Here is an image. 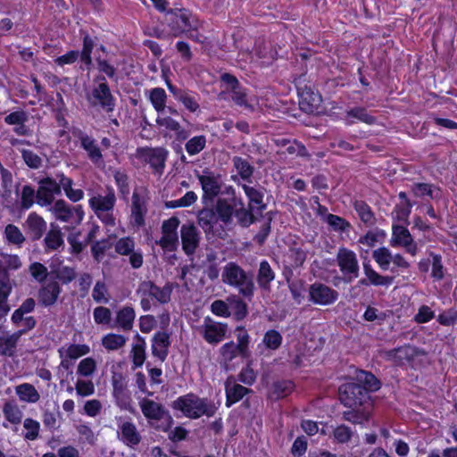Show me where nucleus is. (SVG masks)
<instances>
[{"label":"nucleus","instance_id":"1","mask_svg":"<svg viewBox=\"0 0 457 457\" xmlns=\"http://www.w3.org/2000/svg\"><path fill=\"white\" fill-rule=\"evenodd\" d=\"M175 286L168 282L162 287L156 286L150 280H145L138 285L137 294L140 297V305L145 312L151 309L154 303H168Z\"/></svg>","mask_w":457,"mask_h":457},{"label":"nucleus","instance_id":"2","mask_svg":"<svg viewBox=\"0 0 457 457\" xmlns=\"http://www.w3.org/2000/svg\"><path fill=\"white\" fill-rule=\"evenodd\" d=\"M116 202L114 189L107 187L104 194L96 193L93 195L88 200V205L102 223L105 226L114 227L116 224L114 215Z\"/></svg>","mask_w":457,"mask_h":457},{"label":"nucleus","instance_id":"3","mask_svg":"<svg viewBox=\"0 0 457 457\" xmlns=\"http://www.w3.org/2000/svg\"><path fill=\"white\" fill-rule=\"evenodd\" d=\"M223 283L237 288L244 297L251 298L254 292V283L252 276L248 275L239 265L228 262L222 270Z\"/></svg>","mask_w":457,"mask_h":457},{"label":"nucleus","instance_id":"4","mask_svg":"<svg viewBox=\"0 0 457 457\" xmlns=\"http://www.w3.org/2000/svg\"><path fill=\"white\" fill-rule=\"evenodd\" d=\"M173 407L191 419H197L204 415L212 417L217 411V407L212 401L200 398L193 394L179 397L173 403Z\"/></svg>","mask_w":457,"mask_h":457},{"label":"nucleus","instance_id":"5","mask_svg":"<svg viewBox=\"0 0 457 457\" xmlns=\"http://www.w3.org/2000/svg\"><path fill=\"white\" fill-rule=\"evenodd\" d=\"M341 403L349 408L370 406L367 390L357 383H348L339 389Z\"/></svg>","mask_w":457,"mask_h":457},{"label":"nucleus","instance_id":"6","mask_svg":"<svg viewBox=\"0 0 457 457\" xmlns=\"http://www.w3.org/2000/svg\"><path fill=\"white\" fill-rule=\"evenodd\" d=\"M139 406L142 413L151 425H154L156 421H162V426L157 427L158 428L167 430L170 427L172 418L162 404L144 398L140 401Z\"/></svg>","mask_w":457,"mask_h":457},{"label":"nucleus","instance_id":"7","mask_svg":"<svg viewBox=\"0 0 457 457\" xmlns=\"http://www.w3.org/2000/svg\"><path fill=\"white\" fill-rule=\"evenodd\" d=\"M117 438L124 445L130 449H137L142 441V436L137 425L131 419L116 418Z\"/></svg>","mask_w":457,"mask_h":457},{"label":"nucleus","instance_id":"8","mask_svg":"<svg viewBox=\"0 0 457 457\" xmlns=\"http://www.w3.org/2000/svg\"><path fill=\"white\" fill-rule=\"evenodd\" d=\"M170 15V26L175 37L185 32L197 30L200 27V21L187 10H179L174 12L172 10L168 12Z\"/></svg>","mask_w":457,"mask_h":457},{"label":"nucleus","instance_id":"9","mask_svg":"<svg viewBox=\"0 0 457 457\" xmlns=\"http://www.w3.org/2000/svg\"><path fill=\"white\" fill-rule=\"evenodd\" d=\"M49 211L56 220L72 225L79 224L84 218V211L81 205L72 207L62 199L55 201Z\"/></svg>","mask_w":457,"mask_h":457},{"label":"nucleus","instance_id":"10","mask_svg":"<svg viewBox=\"0 0 457 457\" xmlns=\"http://www.w3.org/2000/svg\"><path fill=\"white\" fill-rule=\"evenodd\" d=\"M372 258L382 270H390L391 263L393 264V267L391 268L392 271L395 269L407 270L410 267V263L402 254H393L386 246L374 250L372 252Z\"/></svg>","mask_w":457,"mask_h":457},{"label":"nucleus","instance_id":"11","mask_svg":"<svg viewBox=\"0 0 457 457\" xmlns=\"http://www.w3.org/2000/svg\"><path fill=\"white\" fill-rule=\"evenodd\" d=\"M146 204L147 195L145 189H135L132 195L131 213L129 217V224L133 228L138 229L145 225V216L147 212Z\"/></svg>","mask_w":457,"mask_h":457},{"label":"nucleus","instance_id":"12","mask_svg":"<svg viewBox=\"0 0 457 457\" xmlns=\"http://www.w3.org/2000/svg\"><path fill=\"white\" fill-rule=\"evenodd\" d=\"M103 80L104 79L103 78ZM91 106H100L107 112H112L115 107V99L105 81L98 83L87 96Z\"/></svg>","mask_w":457,"mask_h":457},{"label":"nucleus","instance_id":"13","mask_svg":"<svg viewBox=\"0 0 457 457\" xmlns=\"http://www.w3.org/2000/svg\"><path fill=\"white\" fill-rule=\"evenodd\" d=\"M337 298V291L321 282H315L308 288V300L312 304L328 306L333 304Z\"/></svg>","mask_w":457,"mask_h":457},{"label":"nucleus","instance_id":"14","mask_svg":"<svg viewBox=\"0 0 457 457\" xmlns=\"http://www.w3.org/2000/svg\"><path fill=\"white\" fill-rule=\"evenodd\" d=\"M136 243L131 237H123L119 238L114 245L115 252L120 255L129 256V264L133 269H139L144 262L143 252L141 249H136Z\"/></svg>","mask_w":457,"mask_h":457},{"label":"nucleus","instance_id":"15","mask_svg":"<svg viewBox=\"0 0 457 457\" xmlns=\"http://www.w3.org/2000/svg\"><path fill=\"white\" fill-rule=\"evenodd\" d=\"M169 152L163 147L138 148L137 158L145 163H148L156 172L162 173L168 157Z\"/></svg>","mask_w":457,"mask_h":457},{"label":"nucleus","instance_id":"16","mask_svg":"<svg viewBox=\"0 0 457 457\" xmlns=\"http://www.w3.org/2000/svg\"><path fill=\"white\" fill-rule=\"evenodd\" d=\"M112 396L115 403L122 410H129L131 404L128 381L121 372H112Z\"/></svg>","mask_w":457,"mask_h":457},{"label":"nucleus","instance_id":"17","mask_svg":"<svg viewBox=\"0 0 457 457\" xmlns=\"http://www.w3.org/2000/svg\"><path fill=\"white\" fill-rule=\"evenodd\" d=\"M337 262L341 272L346 276L349 280L356 278L359 276V262L356 253L347 248L341 247L337 254Z\"/></svg>","mask_w":457,"mask_h":457},{"label":"nucleus","instance_id":"18","mask_svg":"<svg viewBox=\"0 0 457 457\" xmlns=\"http://www.w3.org/2000/svg\"><path fill=\"white\" fill-rule=\"evenodd\" d=\"M390 245L392 247H403L412 256H415L418 253L417 243L414 242L410 231L402 225H393Z\"/></svg>","mask_w":457,"mask_h":457},{"label":"nucleus","instance_id":"19","mask_svg":"<svg viewBox=\"0 0 457 457\" xmlns=\"http://www.w3.org/2000/svg\"><path fill=\"white\" fill-rule=\"evenodd\" d=\"M61 359L60 367L69 370L72 366V361H75L90 353V347L85 344H67L57 350Z\"/></svg>","mask_w":457,"mask_h":457},{"label":"nucleus","instance_id":"20","mask_svg":"<svg viewBox=\"0 0 457 457\" xmlns=\"http://www.w3.org/2000/svg\"><path fill=\"white\" fill-rule=\"evenodd\" d=\"M61 194L60 185L52 178H45L38 183L37 190V203L42 207L52 206L55 195Z\"/></svg>","mask_w":457,"mask_h":457},{"label":"nucleus","instance_id":"21","mask_svg":"<svg viewBox=\"0 0 457 457\" xmlns=\"http://www.w3.org/2000/svg\"><path fill=\"white\" fill-rule=\"evenodd\" d=\"M197 179L201 184L204 197L212 199L220 193L222 179L220 174L205 169L202 173L197 174Z\"/></svg>","mask_w":457,"mask_h":457},{"label":"nucleus","instance_id":"22","mask_svg":"<svg viewBox=\"0 0 457 457\" xmlns=\"http://www.w3.org/2000/svg\"><path fill=\"white\" fill-rule=\"evenodd\" d=\"M61 292L62 287L58 281L48 280L39 288L37 301L44 307H51L57 303Z\"/></svg>","mask_w":457,"mask_h":457},{"label":"nucleus","instance_id":"23","mask_svg":"<svg viewBox=\"0 0 457 457\" xmlns=\"http://www.w3.org/2000/svg\"><path fill=\"white\" fill-rule=\"evenodd\" d=\"M228 331L227 324L206 319L202 326L204 338L209 344H218L225 337Z\"/></svg>","mask_w":457,"mask_h":457},{"label":"nucleus","instance_id":"24","mask_svg":"<svg viewBox=\"0 0 457 457\" xmlns=\"http://www.w3.org/2000/svg\"><path fill=\"white\" fill-rule=\"evenodd\" d=\"M182 248L186 254H193L199 245L200 233L194 224H183L180 228Z\"/></svg>","mask_w":457,"mask_h":457},{"label":"nucleus","instance_id":"25","mask_svg":"<svg viewBox=\"0 0 457 457\" xmlns=\"http://www.w3.org/2000/svg\"><path fill=\"white\" fill-rule=\"evenodd\" d=\"M363 272L365 278L361 279L360 283L364 286L389 287L394 282V277L379 274L368 262L363 263Z\"/></svg>","mask_w":457,"mask_h":457},{"label":"nucleus","instance_id":"26","mask_svg":"<svg viewBox=\"0 0 457 457\" xmlns=\"http://www.w3.org/2000/svg\"><path fill=\"white\" fill-rule=\"evenodd\" d=\"M226 405L228 407L239 402L250 390L236 382L234 377H228L225 382Z\"/></svg>","mask_w":457,"mask_h":457},{"label":"nucleus","instance_id":"27","mask_svg":"<svg viewBox=\"0 0 457 457\" xmlns=\"http://www.w3.org/2000/svg\"><path fill=\"white\" fill-rule=\"evenodd\" d=\"M156 124L161 128L174 132L176 138L179 141H183L188 137L187 131L185 130L177 120L165 115L164 112L158 113Z\"/></svg>","mask_w":457,"mask_h":457},{"label":"nucleus","instance_id":"28","mask_svg":"<svg viewBox=\"0 0 457 457\" xmlns=\"http://www.w3.org/2000/svg\"><path fill=\"white\" fill-rule=\"evenodd\" d=\"M170 345V336L166 332H157L152 339V353L159 360L163 361L167 355Z\"/></svg>","mask_w":457,"mask_h":457},{"label":"nucleus","instance_id":"29","mask_svg":"<svg viewBox=\"0 0 457 457\" xmlns=\"http://www.w3.org/2000/svg\"><path fill=\"white\" fill-rule=\"evenodd\" d=\"M135 319V309L130 305H125L116 312L115 326L123 331H130L133 328Z\"/></svg>","mask_w":457,"mask_h":457},{"label":"nucleus","instance_id":"30","mask_svg":"<svg viewBox=\"0 0 457 457\" xmlns=\"http://www.w3.org/2000/svg\"><path fill=\"white\" fill-rule=\"evenodd\" d=\"M197 221L205 234H214L215 225L219 221L214 208H204L197 214Z\"/></svg>","mask_w":457,"mask_h":457},{"label":"nucleus","instance_id":"31","mask_svg":"<svg viewBox=\"0 0 457 457\" xmlns=\"http://www.w3.org/2000/svg\"><path fill=\"white\" fill-rule=\"evenodd\" d=\"M300 106L308 113H313L319 111L321 104V96L309 89H304L299 93Z\"/></svg>","mask_w":457,"mask_h":457},{"label":"nucleus","instance_id":"32","mask_svg":"<svg viewBox=\"0 0 457 457\" xmlns=\"http://www.w3.org/2000/svg\"><path fill=\"white\" fill-rule=\"evenodd\" d=\"M167 87L173 96L178 101L181 102L189 112H195L199 108V104L194 94L177 88L169 82L167 83Z\"/></svg>","mask_w":457,"mask_h":457},{"label":"nucleus","instance_id":"33","mask_svg":"<svg viewBox=\"0 0 457 457\" xmlns=\"http://www.w3.org/2000/svg\"><path fill=\"white\" fill-rule=\"evenodd\" d=\"M81 147L87 153L88 158L96 164L102 162V153L96 141L86 134L79 136Z\"/></svg>","mask_w":457,"mask_h":457},{"label":"nucleus","instance_id":"34","mask_svg":"<svg viewBox=\"0 0 457 457\" xmlns=\"http://www.w3.org/2000/svg\"><path fill=\"white\" fill-rule=\"evenodd\" d=\"M345 122L346 125H352L354 123V120L368 125L376 123V118L370 115L368 111L363 107H354L348 110L345 116Z\"/></svg>","mask_w":457,"mask_h":457},{"label":"nucleus","instance_id":"35","mask_svg":"<svg viewBox=\"0 0 457 457\" xmlns=\"http://www.w3.org/2000/svg\"><path fill=\"white\" fill-rule=\"evenodd\" d=\"M242 187L249 200L248 205L251 210L262 211L265 209V204H263L264 194L261 188L245 184Z\"/></svg>","mask_w":457,"mask_h":457},{"label":"nucleus","instance_id":"36","mask_svg":"<svg viewBox=\"0 0 457 457\" xmlns=\"http://www.w3.org/2000/svg\"><path fill=\"white\" fill-rule=\"evenodd\" d=\"M220 355L224 362H230L237 356L242 358L248 357L249 353H247L245 349L243 350L241 346H239L234 341H229L220 348Z\"/></svg>","mask_w":457,"mask_h":457},{"label":"nucleus","instance_id":"37","mask_svg":"<svg viewBox=\"0 0 457 457\" xmlns=\"http://www.w3.org/2000/svg\"><path fill=\"white\" fill-rule=\"evenodd\" d=\"M26 225L33 239H39L46 229V222L36 212L29 214Z\"/></svg>","mask_w":457,"mask_h":457},{"label":"nucleus","instance_id":"38","mask_svg":"<svg viewBox=\"0 0 457 457\" xmlns=\"http://www.w3.org/2000/svg\"><path fill=\"white\" fill-rule=\"evenodd\" d=\"M370 406L351 408V410L343 412V419L353 424L363 425L370 419Z\"/></svg>","mask_w":457,"mask_h":457},{"label":"nucleus","instance_id":"39","mask_svg":"<svg viewBox=\"0 0 457 457\" xmlns=\"http://www.w3.org/2000/svg\"><path fill=\"white\" fill-rule=\"evenodd\" d=\"M294 388V385L289 380H281L272 383L269 388V398L278 400L287 396Z\"/></svg>","mask_w":457,"mask_h":457},{"label":"nucleus","instance_id":"40","mask_svg":"<svg viewBox=\"0 0 457 457\" xmlns=\"http://www.w3.org/2000/svg\"><path fill=\"white\" fill-rule=\"evenodd\" d=\"M15 392L21 402L35 403L40 398V395L36 387L29 383H22L17 386Z\"/></svg>","mask_w":457,"mask_h":457},{"label":"nucleus","instance_id":"41","mask_svg":"<svg viewBox=\"0 0 457 457\" xmlns=\"http://www.w3.org/2000/svg\"><path fill=\"white\" fill-rule=\"evenodd\" d=\"M386 237L385 230L376 228L367 231L363 236L358 239L360 245H366L367 247H374L377 244H381Z\"/></svg>","mask_w":457,"mask_h":457},{"label":"nucleus","instance_id":"42","mask_svg":"<svg viewBox=\"0 0 457 457\" xmlns=\"http://www.w3.org/2000/svg\"><path fill=\"white\" fill-rule=\"evenodd\" d=\"M275 278V272L271 269L270 263L267 261H262L260 263L257 282L261 288L269 289L270 284Z\"/></svg>","mask_w":457,"mask_h":457},{"label":"nucleus","instance_id":"43","mask_svg":"<svg viewBox=\"0 0 457 457\" xmlns=\"http://www.w3.org/2000/svg\"><path fill=\"white\" fill-rule=\"evenodd\" d=\"M148 99L157 113L163 112L166 108L167 94L162 87H154L148 92Z\"/></svg>","mask_w":457,"mask_h":457},{"label":"nucleus","instance_id":"44","mask_svg":"<svg viewBox=\"0 0 457 457\" xmlns=\"http://www.w3.org/2000/svg\"><path fill=\"white\" fill-rule=\"evenodd\" d=\"M218 220L225 225L232 222L234 213L233 206L226 199H219L214 207Z\"/></svg>","mask_w":457,"mask_h":457},{"label":"nucleus","instance_id":"45","mask_svg":"<svg viewBox=\"0 0 457 457\" xmlns=\"http://www.w3.org/2000/svg\"><path fill=\"white\" fill-rule=\"evenodd\" d=\"M20 337L21 333L0 336V354L4 356H12L15 353Z\"/></svg>","mask_w":457,"mask_h":457},{"label":"nucleus","instance_id":"46","mask_svg":"<svg viewBox=\"0 0 457 457\" xmlns=\"http://www.w3.org/2000/svg\"><path fill=\"white\" fill-rule=\"evenodd\" d=\"M353 208L363 223L369 226L375 224V215L371 208L365 202L361 200L354 201Z\"/></svg>","mask_w":457,"mask_h":457},{"label":"nucleus","instance_id":"47","mask_svg":"<svg viewBox=\"0 0 457 457\" xmlns=\"http://www.w3.org/2000/svg\"><path fill=\"white\" fill-rule=\"evenodd\" d=\"M128 338L120 334L109 333L103 337L102 345L108 351H116L122 348Z\"/></svg>","mask_w":457,"mask_h":457},{"label":"nucleus","instance_id":"48","mask_svg":"<svg viewBox=\"0 0 457 457\" xmlns=\"http://www.w3.org/2000/svg\"><path fill=\"white\" fill-rule=\"evenodd\" d=\"M3 414L7 421L12 424H20L22 420V411L14 402H6L3 407Z\"/></svg>","mask_w":457,"mask_h":457},{"label":"nucleus","instance_id":"49","mask_svg":"<svg viewBox=\"0 0 457 457\" xmlns=\"http://www.w3.org/2000/svg\"><path fill=\"white\" fill-rule=\"evenodd\" d=\"M232 101L238 106L244 107L249 111H253L254 106L252 100L248 98L246 91L241 86L229 92Z\"/></svg>","mask_w":457,"mask_h":457},{"label":"nucleus","instance_id":"50","mask_svg":"<svg viewBox=\"0 0 457 457\" xmlns=\"http://www.w3.org/2000/svg\"><path fill=\"white\" fill-rule=\"evenodd\" d=\"M357 380L359 382L358 384L363 386L367 390L368 394L370 391H377L380 387V383L377 378L367 371L361 370L358 372Z\"/></svg>","mask_w":457,"mask_h":457},{"label":"nucleus","instance_id":"51","mask_svg":"<svg viewBox=\"0 0 457 457\" xmlns=\"http://www.w3.org/2000/svg\"><path fill=\"white\" fill-rule=\"evenodd\" d=\"M4 238L9 244L21 247L25 242V237L22 232L13 224H8L4 228Z\"/></svg>","mask_w":457,"mask_h":457},{"label":"nucleus","instance_id":"52","mask_svg":"<svg viewBox=\"0 0 457 457\" xmlns=\"http://www.w3.org/2000/svg\"><path fill=\"white\" fill-rule=\"evenodd\" d=\"M278 145L281 146H285V150L282 151V154H287L290 155L295 154L298 156H306L307 150L303 145L297 141H289L287 139L278 140Z\"/></svg>","mask_w":457,"mask_h":457},{"label":"nucleus","instance_id":"53","mask_svg":"<svg viewBox=\"0 0 457 457\" xmlns=\"http://www.w3.org/2000/svg\"><path fill=\"white\" fill-rule=\"evenodd\" d=\"M96 370V361L92 357L82 359L77 366V375L83 378H90Z\"/></svg>","mask_w":457,"mask_h":457},{"label":"nucleus","instance_id":"54","mask_svg":"<svg viewBox=\"0 0 457 457\" xmlns=\"http://www.w3.org/2000/svg\"><path fill=\"white\" fill-rule=\"evenodd\" d=\"M198 199L197 195L194 191H187L181 198L171 200L166 203L168 208H181L193 205Z\"/></svg>","mask_w":457,"mask_h":457},{"label":"nucleus","instance_id":"55","mask_svg":"<svg viewBox=\"0 0 457 457\" xmlns=\"http://www.w3.org/2000/svg\"><path fill=\"white\" fill-rule=\"evenodd\" d=\"M44 241L46 248L51 250L57 249L63 243L60 229L52 224L51 229L46 234Z\"/></svg>","mask_w":457,"mask_h":457},{"label":"nucleus","instance_id":"56","mask_svg":"<svg viewBox=\"0 0 457 457\" xmlns=\"http://www.w3.org/2000/svg\"><path fill=\"white\" fill-rule=\"evenodd\" d=\"M206 145V137L204 135L195 136L190 138L185 145L186 151L189 155H195L204 149Z\"/></svg>","mask_w":457,"mask_h":457},{"label":"nucleus","instance_id":"57","mask_svg":"<svg viewBox=\"0 0 457 457\" xmlns=\"http://www.w3.org/2000/svg\"><path fill=\"white\" fill-rule=\"evenodd\" d=\"M131 355L135 368H139L144 364L145 360V343L144 340L133 345Z\"/></svg>","mask_w":457,"mask_h":457},{"label":"nucleus","instance_id":"58","mask_svg":"<svg viewBox=\"0 0 457 457\" xmlns=\"http://www.w3.org/2000/svg\"><path fill=\"white\" fill-rule=\"evenodd\" d=\"M353 432L346 425L341 424L333 428L332 436L338 444H345L351 440Z\"/></svg>","mask_w":457,"mask_h":457},{"label":"nucleus","instance_id":"59","mask_svg":"<svg viewBox=\"0 0 457 457\" xmlns=\"http://www.w3.org/2000/svg\"><path fill=\"white\" fill-rule=\"evenodd\" d=\"M233 162L239 176L245 180H249L253 172V166H251L247 161L241 157H235L233 159Z\"/></svg>","mask_w":457,"mask_h":457},{"label":"nucleus","instance_id":"60","mask_svg":"<svg viewBox=\"0 0 457 457\" xmlns=\"http://www.w3.org/2000/svg\"><path fill=\"white\" fill-rule=\"evenodd\" d=\"M12 321L21 329L17 333H25L35 328L37 321L33 316L21 315L20 319H14V313L12 315Z\"/></svg>","mask_w":457,"mask_h":457},{"label":"nucleus","instance_id":"61","mask_svg":"<svg viewBox=\"0 0 457 457\" xmlns=\"http://www.w3.org/2000/svg\"><path fill=\"white\" fill-rule=\"evenodd\" d=\"M76 430L79 435V439L84 444L94 445L96 443L97 437L92 428L87 424H79L76 427Z\"/></svg>","mask_w":457,"mask_h":457},{"label":"nucleus","instance_id":"62","mask_svg":"<svg viewBox=\"0 0 457 457\" xmlns=\"http://www.w3.org/2000/svg\"><path fill=\"white\" fill-rule=\"evenodd\" d=\"M262 342L267 348L276 350L281 345L282 336L278 331L270 329L265 333Z\"/></svg>","mask_w":457,"mask_h":457},{"label":"nucleus","instance_id":"63","mask_svg":"<svg viewBox=\"0 0 457 457\" xmlns=\"http://www.w3.org/2000/svg\"><path fill=\"white\" fill-rule=\"evenodd\" d=\"M29 271L31 277L38 283L45 282L48 275L47 268L44 264L37 262H35L29 265Z\"/></svg>","mask_w":457,"mask_h":457},{"label":"nucleus","instance_id":"64","mask_svg":"<svg viewBox=\"0 0 457 457\" xmlns=\"http://www.w3.org/2000/svg\"><path fill=\"white\" fill-rule=\"evenodd\" d=\"M75 389L77 395L79 396H90L95 393V385L92 380L78 378L75 384Z\"/></svg>","mask_w":457,"mask_h":457}]
</instances>
